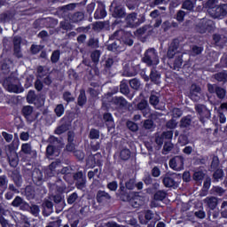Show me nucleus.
<instances>
[{
    "label": "nucleus",
    "instance_id": "obj_1",
    "mask_svg": "<svg viewBox=\"0 0 227 227\" xmlns=\"http://www.w3.org/2000/svg\"><path fill=\"white\" fill-rule=\"evenodd\" d=\"M180 47V40L173 39L170 43L168 51L167 58L170 59H174L171 63L173 70H180L182 68V65H184V53L178 51Z\"/></svg>",
    "mask_w": 227,
    "mask_h": 227
},
{
    "label": "nucleus",
    "instance_id": "obj_2",
    "mask_svg": "<svg viewBox=\"0 0 227 227\" xmlns=\"http://www.w3.org/2000/svg\"><path fill=\"white\" fill-rule=\"evenodd\" d=\"M160 62L159 52L155 48H149L145 51L142 63H145L147 67H157Z\"/></svg>",
    "mask_w": 227,
    "mask_h": 227
},
{
    "label": "nucleus",
    "instance_id": "obj_3",
    "mask_svg": "<svg viewBox=\"0 0 227 227\" xmlns=\"http://www.w3.org/2000/svg\"><path fill=\"white\" fill-rule=\"evenodd\" d=\"M125 20L127 27H138V26L145 22L146 17L145 14H140L139 18H137V12H131L126 16Z\"/></svg>",
    "mask_w": 227,
    "mask_h": 227
},
{
    "label": "nucleus",
    "instance_id": "obj_4",
    "mask_svg": "<svg viewBox=\"0 0 227 227\" xmlns=\"http://www.w3.org/2000/svg\"><path fill=\"white\" fill-rule=\"evenodd\" d=\"M71 127H72V119H70V116L65 115L63 118L60 119V125H59L55 129L54 134H56L57 136H61V134H65V132H68Z\"/></svg>",
    "mask_w": 227,
    "mask_h": 227
},
{
    "label": "nucleus",
    "instance_id": "obj_5",
    "mask_svg": "<svg viewBox=\"0 0 227 227\" xmlns=\"http://www.w3.org/2000/svg\"><path fill=\"white\" fill-rule=\"evenodd\" d=\"M208 13L213 17V19H223V17H226L227 4H223L221 5L213 7L211 10H209Z\"/></svg>",
    "mask_w": 227,
    "mask_h": 227
},
{
    "label": "nucleus",
    "instance_id": "obj_6",
    "mask_svg": "<svg viewBox=\"0 0 227 227\" xmlns=\"http://www.w3.org/2000/svg\"><path fill=\"white\" fill-rule=\"evenodd\" d=\"M185 159L184 156H174L169 160L168 166L174 171H182L184 169Z\"/></svg>",
    "mask_w": 227,
    "mask_h": 227
},
{
    "label": "nucleus",
    "instance_id": "obj_7",
    "mask_svg": "<svg viewBox=\"0 0 227 227\" xmlns=\"http://www.w3.org/2000/svg\"><path fill=\"white\" fill-rule=\"evenodd\" d=\"M75 182V187L80 191L86 189V174L82 170L77 171L73 175Z\"/></svg>",
    "mask_w": 227,
    "mask_h": 227
},
{
    "label": "nucleus",
    "instance_id": "obj_8",
    "mask_svg": "<svg viewBox=\"0 0 227 227\" xmlns=\"http://www.w3.org/2000/svg\"><path fill=\"white\" fill-rule=\"evenodd\" d=\"M115 196L124 203H127L132 200V197L130 196V192H129V190H127L123 183H120L119 189L116 192Z\"/></svg>",
    "mask_w": 227,
    "mask_h": 227
},
{
    "label": "nucleus",
    "instance_id": "obj_9",
    "mask_svg": "<svg viewBox=\"0 0 227 227\" xmlns=\"http://www.w3.org/2000/svg\"><path fill=\"white\" fill-rule=\"evenodd\" d=\"M196 29L201 35H203L207 32L210 33V31H212L214 29V21H212L210 20H203L201 22H200L197 25Z\"/></svg>",
    "mask_w": 227,
    "mask_h": 227
},
{
    "label": "nucleus",
    "instance_id": "obj_10",
    "mask_svg": "<svg viewBox=\"0 0 227 227\" xmlns=\"http://www.w3.org/2000/svg\"><path fill=\"white\" fill-rule=\"evenodd\" d=\"M35 112V108L31 106H25L21 109V114L28 121L29 123H33L35 120H36V117L33 113Z\"/></svg>",
    "mask_w": 227,
    "mask_h": 227
},
{
    "label": "nucleus",
    "instance_id": "obj_11",
    "mask_svg": "<svg viewBox=\"0 0 227 227\" xmlns=\"http://www.w3.org/2000/svg\"><path fill=\"white\" fill-rule=\"evenodd\" d=\"M20 153L29 156V159L27 160H31V159H36L38 155L36 150H33V147L29 143H25L21 145Z\"/></svg>",
    "mask_w": 227,
    "mask_h": 227
},
{
    "label": "nucleus",
    "instance_id": "obj_12",
    "mask_svg": "<svg viewBox=\"0 0 227 227\" xmlns=\"http://www.w3.org/2000/svg\"><path fill=\"white\" fill-rule=\"evenodd\" d=\"M106 49L110 52H114L115 54H120V52H123L125 48L121 46V40L116 39L111 43L106 44Z\"/></svg>",
    "mask_w": 227,
    "mask_h": 227
},
{
    "label": "nucleus",
    "instance_id": "obj_13",
    "mask_svg": "<svg viewBox=\"0 0 227 227\" xmlns=\"http://www.w3.org/2000/svg\"><path fill=\"white\" fill-rule=\"evenodd\" d=\"M12 207L20 208V210H29V203L26 202L20 196H16L12 202Z\"/></svg>",
    "mask_w": 227,
    "mask_h": 227
},
{
    "label": "nucleus",
    "instance_id": "obj_14",
    "mask_svg": "<svg viewBox=\"0 0 227 227\" xmlns=\"http://www.w3.org/2000/svg\"><path fill=\"white\" fill-rule=\"evenodd\" d=\"M103 120L107 127L108 131L113 130V129L116 127V124L114 123V118L111 113H105L103 114Z\"/></svg>",
    "mask_w": 227,
    "mask_h": 227
},
{
    "label": "nucleus",
    "instance_id": "obj_15",
    "mask_svg": "<svg viewBox=\"0 0 227 227\" xmlns=\"http://www.w3.org/2000/svg\"><path fill=\"white\" fill-rule=\"evenodd\" d=\"M163 185L167 188L173 187L174 189H176L178 187V184H176V181H175V177L169 174H166L165 176L162 179Z\"/></svg>",
    "mask_w": 227,
    "mask_h": 227
},
{
    "label": "nucleus",
    "instance_id": "obj_16",
    "mask_svg": "<svg viewBox=\"0 0 227 227\" xmlns=\"http://www.w3.org/2000/svg\"><path fill=\"white\" fill-rule=\"evenodd\" d=\"M137 111H141L143 116H148V113H150V108L148 107V101L145 98L141 99L136 106Z\"/></svg>",
    "mask_w": 227,
    "mask_h": 227
},
{
    "label": "nucleus",
    "instance_id": "obj_17",
    "mask_svg": "<svg viewBox=\"0 0 227 227\" xmlns=\"http://www.w3.org/2000/svg\"><path fill=\"white\" fill-rule=\"evenodd\" d=\"M107 17V11H106V5H98L97 10L94 12V19L99 20L100 19H106Z\"/></svg>",
    "mask_w": 227,
    "mask_h": 227
},
{
    "label": "nucleus",
    "instance_id": "obj_18",
    "mask_svg": "<svg viewBox=\"0 0 227 227\" xmlns=\"http://www.w3.org/2000/svg\"><path fill=\"white\" fill-rule=\"evenodd\" d=\"M96 200L98 203H107V201L111 200V195L106 191L99 190L97 192Z\"/></svg>",
    "mask_w": 227,
    "mask_h": 227
},
{
    "label": "nucleus",
    "instance_id": "obj_19",
    "mask_svg": "<svg viewBox=\"0 0 227 227\" xmlns=\"http://www.w3.org/2000/svg\"><path fill=\"white\" fill-rule=\"evenodd\" d=\"M125 8L121 7V5H117L114 8V11L112 12V16L114 19H123L125 17Z\"/></svg>",
    "mask_w": 227,
    "mask_h": 227
},
{
    "label": "nucleus",
    "instance_id": "obj_20",
    "mask_svg": "<svg viewBox=\"0 0 227 227\" xmlns=\"http://www.w3.org/2000/svg\"><path fill=\"white\" fill-rule=\"evenodd\" d=\"M198 93H201V87L197 84H192L190 90V98L192 100H198L200 98Z\"/></svg>",
    "mask_w": 227,
    "mask_h": 227
},
{
    "label": "nucleus",
    "instance_id": "obj_21",
    "mask_svg": "<svg viewBox=\"0 0 227 227\" xmlns=\"http://www.w3.org/2000/svg\"><path fill=\"white\" fill-rule=\"evenodd\" d=\"M19 137H16L13 141L7 145V151L9 152V155H13V153H17V150L19 148L20 144Z\"/></svg>",
    "mask_w": 227,
    "mask_h": 227
},
{
    "label": "nucleus",
    "instance_id": "obj_22",
    "mask_svg": "<svg viewBox=\"0 0 227 227\" xmlns=\"http://www.w3.org/2000/svg\"><path fill=\"white\" fill-rule=\"evenodd\" d=\"M150 81L153 84H160V73L156 68L151 69Z\"/></svg>",
    "mask_w": 227,
    "mask_h": 227
},
{
    "label": "nucleus",
    "instance_id": "obj_23",
    "mask_svg": "<svg viewBox=\"0 0 227 227\" xmlns=\"http://www.w3.org/2000/svg\"><path fill=\"white\" fill-rule=\"evenodd\" d=\"M141 72V64H131V67L127 70L128 77H134Z\"/></svg>",
    "mask_w": 227,
    "mask_h": 227
},
{
    "label": "nucleus",
    "instance_id": "obj_24",
    "mask_svg": "<svg viewBox=\"0 0 227 227\" xmlns=\"http://www.w3.org/2000/svg\"><path fill=\"white\" fill-rule=\"evenodd\" d=\"M121 42L124 45H127L128 47H132V45H134V35L129 33L124 34L121 36Z\"/></svg>",
    "mask_w": 227,
    "mask_h": 227
},
{
    "label": "nucleus",
    "instance_id": "obj_25",
    "mask_svg": "<svg viewBox=\"0 0 227 227\" xmlns=\"http://www.w3.org/2000/svg\"><path fill=\"white\" fill-rule=\"evenodd\" d=\"M204 203L207 205L209 210H215L218 200L215 197H207L204 200Z\"/></svg>",
    "mask_w": 227,
    "mask_h": 227
},
{
    "label": "nucleus",
    "instance_id": "obj_26",
    "mask_svg": "<svg viewBox=\"0 0 227 227\" xmlns=\"http://www.w3.org/2000/svg\"><path fill=\"white\" fill-rule=\"evenodd\" d=\"M7 159L11 168H17L19 166V154L17 153L7 155Z\"/></svg>",
    "mask_w": 227,
    "mask_h": 227
},
{
    "label": "nucleus",
    "instance_id": "obj_27",
    "mask_svg": "<svg viewBox=\"0 0 227 227\" xmlns=\"http://www.w3.org/2000/svg\"><path fill=\"white\" fill-rule=\"evenodd\" d=\"M212 117V114L210 113V110L205 108L203 113L199 114V120L202 123V125H205L208 120Z\"/></svg>",
    "mask_w": 227,
    "mask_h": 227
},
{
    "label": "nucleus",
    "instance_id": "obj_28",
    "mask_svg": "<svg viewBox=\"0 0 227 227\" xmlns=\"http://www.w3.org/2000/svg\"><path fill=\"white\" fill-rule=\"evenodd\" d=\"M192 123V116L191 114H188L181 119L179 127L181 129H187V127H191Z\"/></svg>",
    "mask_w": 227,
    "mask_h": 227
},
{
    "label": "nucleus",
    "instance_id": "obj_29",
    "mask_svg": "<svg viewBox=\"0 0 227 227\" xmlns=\"http://www.w3.org/2000/svg\"><path fill=\"white\" fill-rule=\"evenodd\" d=\"M12 20H13V14L10 11H7L0 14V22L2 24H6L7 22H10Z\"/></svg>",
    "mask_w": 227,
    "mask_h": 227
},
{
    "label": "nucleus",
    "instance_id": "obj_30",
    "mask_svg": "<svg viewBox=\"0 0 227 227\" xmlns=\"http://www.w3.org/2000/svg\"><path fill=\"white\" fill-rule=\"evenodd\" d=\"M12 178L15 184V186L18 188L22 187V176H20V173L17 171H13L12 173Z\"/></svg>",
    "mask_w": 227,
    "mask_h": 227
},
{
    "label": "nucleus",
    "instance_id": "obj_31",
    "mask_svg": "<svg viewBox=\"0 0 227 227\" xmlns=\"http://www.w3.org/2000/svg\"><path fill=\"white\" fill-rule=\"evenodd\" d=\"M58 161H53L49 165V169H46L44 172V175L48 176L49 178L54 176V171H56V168H58Z\"/></svg>",
    "mask_w": 227,
    "mask_h": 227
},
{
    "label": "nucleus",
    "instance_id": "obj_32",
    "mask_svg": "<svg viewBox=\"0 0 227 227\" xmlns=\"http://www.w3.org/2000/svg\"><path fill=\"white\" fill-rule=\"evenodd\" d=\"M168 196V192L164 190H159L153 194L154 201H164L166 197Z\"/></svg>",
    "mask_w": 227,
    "mask_h": 227
},
{
    "label": "nucleus",
    "instance_id": "obj_33",
    "mask_svg": "<svg viewBox=\"0 0 227 227\" xmlns=\"http://www.w3.org/2000/svg\"><path fill=\"white\" fill-rule=\"evenodd\" d=\"M86 102H88V98L86 97V91L81 90L77 98V104L79 107H84Z\"/></svg>",
    "mask_w": 227,
    "mask_h": 227
},
{
    "label": "nucleus",
    "instance_id": "obj_34",
    "mask_svg": "<svg viewBox=\"0 0 227 227\" xmlns=\"http://www.w3.org/2000/svg\"><path fill=\"white\" fill-rule=\"evenodd\" d=\"M132 155V152L129 148H123L120 153L121 160H129Z\"/></svg>",
    "mask_w": 227,
    "mask_h": 227
},
{
    "label": "nucleus",
    "instance_id": "obj_35",
    "mask_svg": "<svg viewBox=\"0 0 227 227\" xmlns=\"http://www.w3.org/2000/svg\"><path fill=\"white\" fill-rule=\"evenodd\" d=\"M25 196L27 200H35V189H33V186L31 185L26 186Z\"/></svg>",
    "mask_w": 227,
    "mask_h": 227
},
{
    "label": "nucleus",
    "instance_id": "obj_36",
    "mask_svg": "<svg viewBox=\"0 0 227 227\" xmlns=\"http://www.w3.org/2000/svg\"><path fill=\"white\" fill-rule=\"evenodd\" d=\"M84 20V14H82V12H74L71 18L72 22H74V24L82 22V20Z\"/></svg>",
    "mask_w": 227,
    "mask_h": 227
},
{
    "label": "nucleus",
    "instance_id": "obj_37",
    "mask_svg": "<svg viewBox=\"0 0 227 227\" xmlns=\"http://www.w3.org/2000/svg\"><path fill=\"white\" fill-rule=\"evenodd\" d=\"M9 93H24V89L17 84H12L7 88Z\"/></svg>",
    "mask_w": 227,
    "mask_h": 227
},
{
    "label": "nucleus",
    "instance_id": "obj_38",
    "mask_svg": "<svg viewBox=\"0 0 227 227\" xmlns=\"http://www.w3.org/2000/svg\"><path fill=\"white\" fill-rule=\"evenodd\" d=\"M182 9L192 12L194 10V3L192 0H184L182 4Z\"/></svg>",
    "mask_w": 227,
    "mask_h": 227
},
{
    "label": "nucleus",
    "instance_id": "obj_39",
    "mask_svg": "<svg viewBox=\"0 0 227 227\" xmlns=\"http://www.w3.org/2000/svg\"><path fill=\"white\" fill-rule=\"evenodd\" d=\"M215 79L218 81V82H227V73L226 71H223L215 74Z\"/></svg>",
    "mask_w": 227,
    "mask_h": 227
},
{
    "label": "nucleus",
    "instance_id": "obj_40",
    "mask_svg": "<svg viewBox=\"0 0 227 227\" xmlns=\"http://www.w3.org/2000/svg\"><path fill=\"white\" fill-rule=\"evenodd\" d=\"M54 113L58 118H61L65 114V106L63 104L57 105Z\"/></svg>",
    "mask_w": 227,
    "mask_h": 227
},
{
    "label": "nucleus",
    "instance_id": "obj_41",
    "mask_svg": "<svg viewBox=\"0 0 227 227\" xmlns=\"http://www.w3.org/2000/svg\"><path fill=\"white\" fill-rule=\"evenodd\" d=\"M159 102H160V98L155 94H151L149 98V103L153 107H157L159 106Z\"/></svg>",
    "mask_w": 227,
    "mask_h": 227
},
{
    "label": "nucleus",
    "instance_id": "obj_42",
    "mask_svg": "<svg viewBox=\"0 0 227 227\" xmlns=\"http://www.w3.org/2000/svg\"><path fill=\"white\" fill-rule=\"evenodd\" d=\"M120 91L122 95L129 97L130 95V89L129 88V84L127 82H121L120 85Z\"/></svg>",
    "mask_w": 227,
    "mask_h": 227
},
{
    "label": "nucleus",
    "instance_id": "obj_43",
    "mask_svg": "<svg viewBox=\"0 0 227 227\" xmlns=\"http://www.w3.org/2000/svg\"><path fill=\"white\" fill-rule=\"evenodd\" d=\"M126 127L130 130L131 132H137L139 130V126L137 123L132 121H127Z\"/></svg>",
    "mask_w": 227,
    "mask_h": 227
},
{
    "label": "nucleus",
    "instance_id": "obj_44",
    "mask_svg": "<svg viewBox=\"0 0 227 227\" xmlns=\"http://www.w3.org/2000/svg\"><path fill=\"white\" fill-rule=\"evenodd\" d=\"M89 139H100V130L92 128L89 133Z\"/></svg>",
    "mask_w": 227,
    "mask_h": 227
},
{
    "label": "nucleus",
    "instance_id": "obj_45",
    "mask_svg": "<svg viewBox=\"0 0 227 227\" xmlns=\"http://www.w3.org/2000/svg\"><path fill=\"white\" fill-rule=\"evenodd\" d=\"M205 178V173L203 171L199 170L193 173V180L195 182L202 183Z\"/></svg>",
    "mask_w": 227,
    "mask_h": 227
},
{
    "label": "nucleus",
    "instance_id": "obj_46",
    "mask_svg": "<svg viewBox=\"0 0 227 227\" xmlns=\"http://www.w3.org/2000/svg\"><path fill=\"white\" fill-rule=\"evenodd\" d=\"M59 27L64 31H72V29H74V25L68 21H60Z\"/></svg>",
    "mask_w": 227,
    "mask_h": 227
},
{
    "label": "nucleus",
    "instance_id": "obj_47",
    "mask_svg": "<svg viewBox=\"0 0 227 227\" xmlns=\"http://www.w3.org/2000/svg\"><path fill=\"white\" fill-rule=\"evenodd\" d=\"M124 187L128 191H134L136 189V178H130L126 183Z\"/></svg>",
    "mask_w": 227,
    "mask_h": 227
},
{
    "label": "nucleus",
    "instance_id": "obj_48",
    "mask_svg": "<svg viewBox=\"0 0 227 227\" xmlns=\"http://www.w3.org/2000/svg\"><path fill=\"white\" fill-rule=\"evenodd\" d=\"M129 86L132 90H139L141 88V81L137 78H133L129 80Z\"/></svg>",
    "mask_w": 227,
    "mask_h": 227
},
{
    "label": "nucleus",
    "instance_id": "obj_49",
    "mask_svg": "<svg viewBox=\"0 0 227 227\" xmlns=\"http://www.w3.org/2000/svg\"><path fill=\"white\" fill-rule=\"evenodd\" d=\"M217 98H219L220 100H223V98H224V97H226V90L223 89V87H216V92H215Z\"/></svg>",
    "mask_w": 227,
    "mask_h": 227
},
{
    "label": "nucleus",
    "instance_id": "obj_50",
    "mask_svg": "<svg viewBox=\"0 0 227 227\" xmlns=\"http://www.w3.org/2000/svg\"><path fill=\"white\" fill-rule=\"evenodd\" d=\"M27 102L28 104H35L36 102V94L35 93V90H29L27 95Z\"/></svg>",
    "mask_w": 227,
    "mask_h": 227
},
{
    "label": "nucleus",
    "instance_id": "obj_51",
    "mask_svg": "<svg viewBox=\"0 0 227 227\" xmlns=\"http://www.w3.org/2000/svg\"><path fill=\"white\" fill-rule=\"evenodd\" d=\"M60 57H61V51H59V50H55L51 56V63H58V61H59Z\"/></svg>",
    "mask_w": 227,
    "mask_h": 227
},
{
    "label": "nucleus",
    "instance_id": "obj_52",
    "mask_svg": "<svg viewBox=\"0 0 227 227\" xmlns=\"http://www.w3.org/2000/svg\"><path fill=\"white\" fill-rule=\"evenodd\" d=\"M104 27H106V22L103 21H97L92 25L93 31H102Z\"/></svg>",
    "mask_w": 227,
    "mask_h": 227
},
{
    "label": "nucleus",
    "instance_id": "obj_53",
    "mask_svg": "<svg viewBox=\"0 0 227 227\" xmlns=\"http://www.w3.org/2000/svg\"><path fill=\"white\" fill-rule=\"evenodd\" d=\"M79 195L77 192H73L67 197V205H74L77 201Z\"/></svg>",
    "mask_w": 227,
    "mask_h": 227
},
{
    "label": "nucleus",
    "instance_id": "obj_54",
    "mask_svg": "<svg viewBox=\"0 0 227 227\" xmlns=\"http://www.w3.org/2000/svg\"><path fill=\"white\" fill-rule=\"evenodd\" d=\"M63 100L67 104H70V102H74V100H75V98L72 97V93L70 91H65L63 93Z\"/></svg>",
    "mask_w": 227,
    "mask_h": 227
},
{
    "label": "nucleus",
    "instance_id": "obj_55",
    "mask_svg": "<svg viewBox=\"0 0 227 227\" xmlns=\"http://www.w3.org/2000/svg\"><path fill=\"white\" fill-rule=\"evenodd\" d=\"M90 58L93 63H98V61H100V51L95 50L94 51H92L90 54Z\"/></svg>",
    "mask_w": 227,
    "mask_h": 227
},
{
    "label": "nucleus",
    "instance_id": "obj_56",
    "mask_svg": "<svg viewBox=\"0 0 227 227\" xmlns=\"http://www.w3.org/2000/svg\"><path fill=\"white\" fill-rule=\"evenodd\" d=\"M215 68L221 69V68H226L227 67V58L226 56H223L220 59V63L216 64Z\"/></svg>",
    "mask_w": 227,
    "mask_h": 227
},
{
    "label": "nucleus",
    "instance_id": "obj_57",
    "mask_svg": "<svg viewBox=\"0 0 227 227\" xmlns=\"http://www.w3.org/2000/svg\"><path fill=\"white\" fill-rule=\"evenodd\" d=\"M114 104H116L117 106H121V107H124V106H127V99L124 98H114Z\"/></svg>",
    "mask_w": 227,
    "mask_h": 227
},
{
    "label": "nucleus",
    "instance_id": "obj_58",
    "mask_svg": "<svg viewBox=\"0 0 227 227\" xmlns=\"http://www.w3.org/2000/svg\"><path fill=\"white\" fill-rule=\"evenodd\" d=\"M223 176H224V171H223V169L221 168H216V170L213 174V178L215 180H221Z\"/></svg>",
    "mask_w": 227,
    "mask_h": 227
},
{
    "label": "nucleus",
    "instance_id": "obj_59",
    "mask_svg": "<svg viewBox=\"0 0 227 227\" xmlns=\"http://www.w3.org/2000/svg\"><path fill=\"white\" fill-rule=\"evenodd\" d=\"M106 187L112 192H116L118 191V182L117 181H112L106 184Z\"/></svg>",
    "mask_w": 227,
    "mask_h": 227
},
{
    "label": "nucleus",
    "instance_id": "obj_60",
    "mask_svg": "<svg viewBox=\"0 0 227 227\" xmlns=\"http://www.w3.org/2000/svg\"><path fill=\"white\" fill-rule=\"evenodd\" d=\"M218 1L219 0H207L206 3V8H207V12H210L212 8L216 7Z\"/></svg>",
    "mask_w": 227,
    "mask_h": 227
},
{
    "label": "nucleus",
    "instance_id": "obj_61",
    "mask_svg": "<svg viewBox=\"0 0 227 227\" xmlns=\"http://www.w3.org/2000/svg\"><path fill=\"white\" fill-rule=\"evenodd\" d=\"M88 72H89V79H93L95 75H98V74H100V71L98 70V67H90V69Z\"/></svg>",
    "mask_w": 227,
    "mask_h": 227
},
{
    "label": "nucleus",
    "instance_id": "obj_62",
    "mask_svg": "<svg viewBox=\"0 0 227 227\" xmlns=\"http://www.w3.org/2000/svg\"><path fill=\"white\" fill-rule=\"evenodd\" d=\"M153 121L150 119H147L144 121L143 127L144 129H145V130H150L152 129H153Z\"/></svg>",
    "mask_w": 227,
    "mask_h": 227
},
{
    "label": "nucleus",
    "instance_id": "obj_63",
    "mask_svg": "<svg viewBox=\"0 0 227 227\" xmlns=\"http://www.w3.org/2000/svg\"><path fill=\"white\" fill-rule=\"evenodd\" d=\"M42 49H43V46L36 44H32L30 47L31 53L34 55L38 54Z\"/></svg>",
    "mask_w": 227,
    "mask_h": 227
},
{
    "label": "nucleus",
    "instance_id": "obj_64",
    "mask_svg": "<svg viewBox=\"0 0 227 227\" xmlns=\"http://www.w3.org/2000/svg\"><path fill=\"white\" fill-rule=\"evenodd\" d=\"M219 168V157L214 156L211 161V169H217Z\"/></svg>",
    "mask_w": 227,
    "mask_h": 227
}]
</instances>
